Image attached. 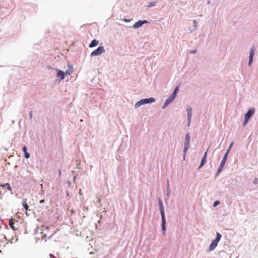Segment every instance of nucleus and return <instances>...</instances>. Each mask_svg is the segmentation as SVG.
Masks as SVG:
<instances>
[{
  "instance_id": "1",
  "label": "nucleus",
  "mask_w": 258,
  "mask_h": 258,
  "mask_svg": "<svg viewBox=\"0 0 258 258\" xmlns=\"http://www.w3.org/2000/svg\"><path fill=\"white\" fill-rule=\"evenodd\" d=\"M156 99L154 97H150L148 98L142 99L135 104V108H138L142 105L146 104H151L155 102Z\"/></svg>"
},
{
  "instance_id": "2",
  "label": "nucleus",
  "mask_w": 258,
  "mask_h": 258,
  "mask_svg": "<svg viewBox=\"0 0 258 258\" xmlns=\"http://www.w3.org/2000/svg\"><path fill=\"white\" fill-rule=\"evenodd\" d=\"M254 111L255 108L253 107H252L248 110L247 112L244 115V119L243 123V126H245L247 124L248 120L254 114Z\"/></svg>"
},
{
  "instance_id": "3",
  "label": "nucleus",
  "mask_w": 258,
  "mask_h": 258,
  "mask_svg": "<svg viewBox=\"0 0 258 258\" xmlns=\"http://www.w3.org/2000/svg\"><path fill=\"white\" fill-rule=\"evenodd\" d=\"M190 139V137L189 135V133H188L185 135V140L184 141V149H183V154H184L183 158H185L187 151L189 149Z\"/></svg>"
},
{
  "instance_id": "4",
  "label": "nucleus",
  "mask_w": 258,
  "mask_h": 258,
  "mask_svg": "<svg viewBox=\"0 0 258 258\" xmlns=\"http://www.w3.org/2000/svg\"><path fill=\"white\" fill-rule=\"evenodd\" d=\"M160 214L161 216V228L163 234H165L166 227V218L165 215L164 209H160Z\"/></svg>"
},
{
  "instance_id": "5",
  "label": "nucleus",
  "mask_w": 258,
  "mask_h": 258,
  "mask_svg": "<svg viewBox=\"0 0 258 258\" xmlns=\"http://www.w3.org/2000/svg\"><path fill=\"white\" fill-rule=\"evenodd\" d=\"M105 51L104 47L100 46L91 53L90 56L93 57L100 55L104 53Z\"/></svg>"
},
{
  "instance_id": "6",
  "label": "nucleus",
  "mask_w": 258,
  "mask_h": 258,
  "mask_svg": "<svg viewBox=\"0 0 258 258\" xmlns=\"http://www.w3.org/2000/svg\"><path fill=\"white\" fill-rule=\"evenodd\" d=\"M233 145H234V142H232L230 144V145H229V146L228 147V148L226 150V152H225V154H224V156L223 157V159H222L221 161L226 163V160L227 159V157H228V154H229V152H230L231 149L232 148Z\"/></svg>"
},
{
  "instance_id": "7",
  "label": "nucleus",
  "mask_w": 258,
  "mask_h": 258,
  "mask_svg": "<svg viewBox=\"0 0 258 258\" xmlns=\"http://www.w3.org/2000/svg\"><path fill=\"white\" fill-rule=\"evenodd\" d=\"M148 21L147 20H139L136 22L133 25V28L135 29H138L141 27L144 24L148 23Z\"/></svg>"
},
{
  "instance_id": "8",
  "label": "nucleus",
  "mask_w": 258,
  "mask_h": 258,
  "mask_svg": "<svg viewBox=\"0 0 258 258\" xmlns=\"http://www.w3.org/2000/svg\"><path fill=\"white\" fill-rule=\"evenodd\" d=\"M174 100V98H173L172 97H171V96H170L169 97H168V98H167V99L165 100V102H164V104H163V106H162V108L163 109H165V108H166V107L168 106V105L170 103H171V102H172Z\"/></svg>"
},
{
  "instance_id": "9",
  "label": "nucleus",
  "mask_w": 258,
  "mask_h": 258,
  "mask_svg": "<svg viewBox=\"0 0 258 258\" xmlns=\"http://www.w3.org/2000/svg\"><path fill=\"white\" fill-rule=\"evenodd\" d=\"M57 70V77L59 78L60 80H62L65 78V73L61 71L60 70Z\"/></svg>"
},
{
  "instance_id": "10",
  "label": "nucleus",
  "mask_w": 258,
  "mask_h": 258,
  "mask_svg": "<svg viewBox=\"0 0 258 258\" xmlns=\"http://www.w3.org/2000/svg\"><path fill=\"white\" fill-rule=\"evenodd\" d=\"M207 151L204 153V155L202 158L200 165L198 168L199 169H200L202 166H203L205 165V164L206 163V160H207Z\"/></svg>"
},
{
  "instance_id": "11",
  "label": "nucleus",
  "mask_w": 258,
  "mask_h": 258,
  "mask_svg": "<svg viewBox=\"0 0 258 258\" xmlns=\"http://www.w3.org/2000/svg\"><path fill=\"white\" fill-rule=\"evenodd\" d=\"M218 243V242L217 241H216V240L214 239V240H212V241L211 243L210 244L209 247V251L213 250L216 248V247L217 246Z\"/></svg>"
},
{
  "instance_id": "12",
  "label": "nucleus",
  "mask_w": 258,
  "mask_h": 258,
  "mask_svg": "<svg viewBox=\"0 0 258 258\" xmlns=\"http://www.w3.org/2000/svg\"><path fill=\"white\" fill-rule=\"evenodd\" d=\"M225 164V162H223L222 161L221 162L220 166H219V167L217 171V172L215 174L216 177H217L219 175V174L221 173V172L223 170V167L224 166Z\"/></svg>"
},
{
  "instance_id": "13",
  "label": "nucleus",
  "mask_w": 258,
  "mask_h": 258,
  "mask_svg": "<svg viewBox=\"0 0 258 258\" xmlns=\"http://www.w3.org/2000/svg\"><path fill=\"white\" fill-rule=\"evenodd\" d=\"M187 118H192V108L190 106L186 107Z\"/></svg>"
},
{
  "instance_id": "14",
  "label": "nucleus",
  "mask_w": 258,
  "mask_h": 258,
  "mask_svg": "<svg viewBox=\"0 0 258 258\" xmlns=\"http://www.w3.org/2000/svg\"><path fill=\"white\" fill-rule=\"evenodd\" d=\"M99 43V41L96 39H93L92 40L90 44L89 45V47L90 48H92L96 46Z\"/></svg>"
},
{
  "instance_id": "15",
  "label": "nucleus",
  "mask_w": 258,
  "mask_h": 258,
  "mask_svg": "<svg viewBox=\"0 0 258 258\" xmlns=\"http://www.w3.org/2000/svg\"><path fill=\"white\" fill-rule=\"evenodd\" d=\"M179 91V86L177 85L175 88H174V90H173V92L172 93V94H171V96L173 98H175L176 95H177V94L178 93V92Z\"/></svg>"
},
{
  "instance_id": "16",
  "label": "nucleus",
  "mask_w": 258,
  "mask_h": 258,
  "mask_svg": "<svg viewBox=\"0 0 258 258\" xmlns=\"http://www.w3.org/2000/svg\"><path fill=\"white\" fill-rule=\"evenodd\" d=\"M27 199H23V203H22V204H23V206L24 207V208L26 210V211H28V210H29V206L27 204Z\"/></svg>"
},
{
  "instance_id": "17",
  "label": "nucleus",
  "mask_w": 258,
  "mask_h": 258,
  "mask_svg": "<svg viewBox=\"0 0 258 258\" xmlns=\"http://www.w3.org/2000/svg\"><path fill=\"white\" fill-rule=\"evenodd\" d=\"M0 185L5 188L8 189L9 190H10L12 192V188L9 183H6L5 184H1Z\"/></svg>"
},
{
  "instance_id": "18",
  "label": "nucleus",
  "mask_w": 258,
  "mask_h": 258,
  "mask_svg": "<svg viewBox=\"0 0 258 258\" xmlns=\"http://www.w3.org/2000/svg\"><path fill=\"white\" fill-rule=\"evenodd\" d=\"M69 69L67 70L65 72V75H70L73 73V68L72 66L69 65Z\"/></svg>"
},
{
  "instance_id": "19",
  "label": "nucleus",
  "mask_w": 258,
  "mask_h": 258,
  "mask_svg": "<svg viewBox=\"0 0 258 258\" xmlns=\"http://www.w3.org/2000/svg\"><path fill=\"white\" fill-rule=\"evenodd\" d=\"M193 23H194V28L190 30V33H192L197 28V22L196 20H194L193 21Z\"/></svg>"
},
{
  "instance_id": "20",
  "label": "nucleus",
  "mask_w": 258,
  "mask_h": 258,
  "mask_svg": "<svg viewBox=\"0 0 258 258\" xmlns=\"http://www.w3.org/2000/svg\"><path fill=\"white\" fill-rule=\"evenodd\" d=\"M254 51H255L254 47H251L250 49L249 55L251 56L254 57Z\"/></svg>"
},
{
  "instance_id": "21",
  "label": "nucleus",
  "mask_w": 258,
  "mask_h": 258,
  "mask_svg": "<svg viewBox=\"0 0 258 258\" xmlns=\"http://www.w3.org/2000/svg\"><path fill=\"white\" fill-rule=\"evenodd\" d=\"M158 204H159V209H164V206H163L162 201L160 198L158 199Z\"/></svg>"
},
{
  "instance_id": "22",
  "label": "nucleus",
  "mask_w": 258,
  "mask_h": 258,
  "mask_svg": "<svg viewBox=\"0 0 258 258\" xmlns=\"http://www.w3.org/2000/svg\"><path fill=\"white\" fill-rule=\"evenodd\" d=\"M221 237H222L221 234L219 232H217L216 237V238L215 239V240H216V241H217L219 242V241L220 240V239L221 238Z\"/></svg>"
},
{
  "instance_id": "23",
  "label": "nucleus",
  "mask_w": 258,
  "mask_h": 258,
  "mask_svg": "<svg viewBox=\"0 0 258 258\" xmlns=\"http://www.w3.org/2000/svg\"><path fill=\"white\" fill-rule=\"evenodd\" d=\"M9 225L10 226V227L13 229V230H15L16 228H15V227L14 226V222L12 221V220H11L9 221Z\"/></svg>"
},
{
  "instance_id": "24",
  "label": "nucleus",
  "mask_w": 258,
  "mask_h": 258,
  "mask_svg": "<svg viewBox=\"0 0 258 258\" xmlns=\"http://www.w3.org/2000/svg\"><path fill=\"white\" fill-rule=\"evenodd\" d=\"M156 2H150L149 3L147 7L149 8L154 7L156 5Z\"/></svg>"
},
{
  "instance_id": "25",
  "label": "nucleus",
  "mask_w": 258,
  "mask_h": 258,
  "mask_svg": "<svg viewBox=\"0 0 258 258\" xmlns=\"http://www.w3.org/2000/svg\"><path fill=\"white\" fill-rule=\"evenodd\" d=\"M220 203L219 201H216L213 203V207H216L217 205H219Z\"/></svg>"
},
{
  "instance_id": "26",
  "label": "nucleus",
  "mask_w": 258,
  "mask_h": 258,
  "mask_svg": "<svg viewBox=\"0 0 258 258\" xmlns=\"http://www.w3.org/2000/svg\"><path fill=\"white\" fill-rule=\"evenodd\" d=\"M24 157L26 159H29L30 157V155L28 152H26V153H24Z\"/></svg>"
},
{
  "instance_id": "27",
  "label": "nucleus",
  "mask_w": 258,
  "mask_h": 258,
  "mask_svg": "<svg viewBox=\"0 0 258 258\" xmlns=\"http://www.w3.org/2000/svg\"><path fill=\"white\" fill-rule=\"evenodd\" d=\"M22 151L24 153L27 152V147L26 146L23 147Z\"/></svg>"
},
{
  "instance_id": "28",
  "label": "nucleus",
  "mask_w": 258,
  "mask_h": 258,
  "mask_svg": "<svg viewBox=\"0 0 258 258\" xmlns=\"http://www.w3.org/2000/svg\"><path fill=\"white\" fill-rule=\"evenodd\" d=\"M169 190H170V189H169V182H168V180H167V194L168 196L169 195V192H170Z\"/></svg>"
},
{
  "instance_id": "29",
  "label": "nucleus",
  "mask_w": 258,
  "mask_h": 258,
  "mask_svg": "<svg viewBox=\"0 0 258 258\" xmlns=\"http://www.w3.org/2000/svg\"><path fill=\"white\" fill-rule=\"evenodd\" d=\"M253 183L254 184H258V178H255L253 181Z\"/></svg>"
},
{
  "instance_id": "30",
  "label": "nucleus",
  "mask_w": 258,
  "mask_h": 258,
  "mask_svg": "<svg viewBox=\"0 0 258 258\" xmlns=\"http://www.w3.org/2000/svg\"><path fill=\"white\" fill-rule=\"evenodd\" d=\"M191 118H187V126H189L191 123Z\"/></svg>"
},
{
  "instance_id": "31",
  "label": "nucleus",
  "mask_w": 258,
  "mask_h": 258,
  "mask_svg": "<svg viewBox=\"0 0 258 258\" xmlns=\"http://www.w3.org/2000/svg\"><path fill=\"white\" fill-rule=\"evenodd\" d=\"M252 61H253V60L249 59L248 63V64L249 66H250L252 64Z\"/></svg>"
},
{
  "instance_id": "32",
  "label": "nucleus",
  "mask_w": 258,
  "mask_h": 258,
  "mask_svg": "<svg viewBox=\"0 0 258 258\" xmlns=\"http://www.w3.org/2000/svg\"><path fill=\"white\" fill-rule=\"evenodd\" d=\"M49 256L51 258H55V256L53 254H52V253L49 254Z\"/></svg>"
},
{
  "instance_id": "33",
  "label": "nucleus",
  "mask_w": 258,
  "mask_h": 258,
  "mask_svg": "<svg viewBox=\"0 0 258 258\" xmlns=\"http://www.w3.org/2000/svg\"><path fill=\"white\" fill-rule=\"evenodd\" d=\"M196 51H197V50L196 49L194 50H192V51H190V53H191V54L196 53Z\"/></svg>"
},
{
  "instance_id": "34",
  "label": "nucleus",
  "mask_w": 258,
  "mask_h": 258,
  "mask_svg": "<svg viewBox=\"0 0 258 258\" xmlns=\"http://www.w3.org/2000/svg\"><path fill=\"white\" fill-rule=\"evenodd\" d=\"M29 116H30V119H31L32 117V112L31 111H30L29 112Z\"/></svg>"
},
{
  "instance_id": "35",
  "label": "nucleus",
  "mask_w": 258,
  "mask_h": 258,
  "mask_svg": "<svg viewBox=\"0 0 258 258\" xmlns=\"http://www.w3.org/2000/svg\"><path fill=\"white\" fill-rule=\"evenodd\" d=\"M44 202V200H41L39 201V203H40V204L43 203Z\"/></svg>"
},
{
  "instance_id": "36",
  "label": "nucleus",
  "mask_w": 258,
  "mask_h": 258,
  "mask_svg": "<svg viewBox=\"0 0 258 258\" xmlns=\"http://www.w3.org/2000/svg\"><path fill=\"white\" fill-rule=\"evenodd\" d=\"M124 21L125 22H129L130 21V20L127 19H125H125H124Z\"/></svg>"
},
{
  "instance_id": "37",
  "label": "nucleus",
  "mask_w": 258,
  "mask_h": 258,
  "mask_svg": "<svg viewBox=\"0 0 258 258\" xmlns=\"http://www.w3.org/2000/svg\"><path fill=\"white\" fill-rule=\"evenodd\" d=\"M249 59L253 60V57L249 55Z\"/></svg>"
},
{
  "instance_id": "38",
  "label": "nucleus",
  "mask_w": 258,
  "mask_h": 258,
  "mask_svg": "<svg viewBox=\"0 0 258 258\" xmlns=\"http://www.w3.org/2000/svg\"><path fill=\"white\" fill-rule=\"evenodd\" d=\"M58 174L59 176H61V171L60 170L58 171Z\"/></svg>"
},
{
  "instance_id": "39",
  "label": "nucleus",
  "mask_w": 258,
  "mask_h": 258,
  "mask_svg": "<svg viewBox=\"0 0 258 258\" xmlns=\"http://www.w3.org/2000/svg\"><path fill=\"white\" fill-rule=\"evenodd\" d=\"M207 4L208 5H209L210 4V1L209 0L208 1Z\"/></svg>"
},
{
  "instance_id": "40",
  "label": "nucleus",
  "mask_w": 258,
  "mask_h": 258,
  "mask_svg": "<svg viewBox=\"0 0 258 258\" xmlns=\"http://www.w3.org/2000/svg\"><path fill=\"white\" fill-rule=\"evenodd\" d=\"M77 168H79V165H78V164L77 165Z\"/></svg>"
}]
</instances>
